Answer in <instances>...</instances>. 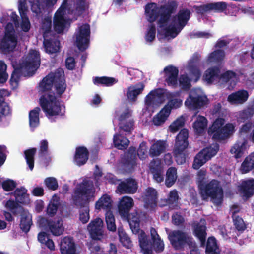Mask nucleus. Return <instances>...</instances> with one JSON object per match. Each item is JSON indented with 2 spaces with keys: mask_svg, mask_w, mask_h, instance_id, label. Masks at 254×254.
Instances as JSON below:
<instances>
[{
  "mask_svg": "<svg viewBox=\"0 0 254 254\" xmlns=\"http://www.w3.org/2000/svg\"><path fill=\"white\" fill-rule=\"evenodd\" d=\"M64 70L61 68L51 72L39 83L42 95L40 105L48 117L59 115L61 111L60 99L64 93Z\"/></svg>",
  "mask_w": 254,
  "mask_h": 254,
  "instance_id": "obj_1",
  "label": "nucleus"
},
{
  "mask_svg": "<svg viewBox=\"0 0 254 254\" xmlns=\"http://www.w3.org/2000/svg\"><path fill=\"white\" fill-rule=\"evenodd\" d=\"M95 192L92 181L85 179L78 184L74 192L73 200L75 205L79 206V220L85 224L89 221V206L91 199L94 197Z\"/></svg>",
  "mask_w": 254,
  "mask_h": 254,
  "instance_id": "obj_2",
  "label": "nucleus"
},
{
  "mask_svg": "<svg viewBox=\"0 0 254 254\" xmlns=\"http://www.w3.org/2000/svg\"><path fill=\"white\" fill-rule=\"evenodd\" d=\"M200 194L203 200L210 197L217 206L222 203L223 190L219 181L217 180L213 179L208 183L201 185Z\"/></svg>",
  "mask_w": 254,
  "mask_h": 254,
  "instance_id": "obj_3",
  "label": "nucleus"
},
{
  "mask_svg": "<svg viewBox=\"0 0 254 254\" xmlns=\"http://www.w3.org/2000/svg\"><path fill=\"white\" fill-rule=\"evenodd\" d=\"M224 119H216L208 129V134L215 141L225 140L229 138L234 132L235 127L231 123H227L224 127Z\"/></svg>",
  "mask_w": 254,
  "mask_h": 254,
  "instance_id": "obj_4",
  "label": "nucleus"
},
{
  "mask_svg": "<svg viewBox=\"0 0 254 254\" xmlns=\"http://www.w3.org/2000/svg\"><path fill=\"white\" fill-rule=\"evenodd\" d=\"M170 243L175 250H182L188 246L190 248L196 246L191 236L185 232L177 230L172 231L168 236Z\"/></svg>",
  "mask_w": 254,
  "mask_h": 254,
  "instance_id": "obj_5",
  "label": "nucleus"
},
{
  "mask_svg": "<svg viewBox=\"0 0 254 254\" xmlns=\"http://www.w3.org/2000/svg\"><path fill=\"white\" fill-rule=\"evenodd\" d=\"M219 149V144H211L210 146L201 150L194 158L192 168L194 169L198 170L214 157L217 153Z\"/></svg>",
  "mask_w": 254,
  "mask_h": 254,
  "instance_id": "obj_6",
  "label": "nucleus"
},
{
  "mask_svg": "<svg viewBox=\"0 0 254 254\" xmlns=\"http://www.w3.org/2000/svg\"><path fill=\"white\" fill-rule=\"evenodd\" d=\"M90 5V0H64V13L78 17L88 10Z\"/></svg>",
  "mask_w": 254,
  "mask_h": 254,
  "instance_id": "obj_7",
  "label": "nucleus"
},
{
  "mask_svg": "<svg viewBox=\"0 0 254 254\" xmlns=\"http://www.w3.org/2000/svg\"><path fill=\"white\" fill-rule=\"evenodd\" d=\"M40 65V56L39 51L31 50L25 62L20 65V69L25 70L29 75H33Z\"/></svg>",
  "mask_w": 254,
  "mask_h": 254,
  "instance_id": "obj_8",
  "label": "nucleus"
},
{
  "mask_svg": "<svg viewBox=\"0 0 254 254\" xmlns=\"http://www.w3.org/2000/svg\"><path fill=\"white\" fill-rule=\"evenodd\" d=\"M76 46L81 52L88 49L90 43V27L89 24H83L78 27V31L75 33Z\"/></svg>",
  "mask_w": 254,
  "mask_h": 254,
  "instance_id": "obj_9",
  "label": "nucleus"
},
{
  "mask_svg": "<svg viewBox=\"0 0 254 254\" xmlns=\"http://www.w3.org/2000/svg\"><path fill=\"white\" fill-rule=\"evenodd\" d=\"M122 167L126 172L132 173L137 165L136 149L131 146L121 157Z\"/></svg>",
  "mask_w": 254,
  "mask_h": 254,
  "instance_id": "obj_10",
  "label": "nucleus"
},
{
  "mask_svg": "<svg viewBox=\"0 0 254 254\" xmlns=\"http://www.w3.org/2000/svg\"><path fill=\"white\" fill-rule=\"evenodd\" d=\"M207 97L198 93L196 89H192L190 92L188 97L185 102V105L189 109H200L206 104Z\"/></svg>",
  "mask_w": 254,
  "mask_h": 254,
  "instance_id": "obj_11",
  "label": "nucleus"
},
{
  "mask_svg": "<svg viewBox=\"0 0 254 254\" xmlns=\"http://www.w3.org/2000/svg\"><path fill=\"white\" fill-rule=\"evenodd\" d=\"M178 6V2L175 0H169L167 4L160 7V17L158 21L159 27L164 26V24L169 20L171 14L176 11Z\"/></svg>",
  "mask_w": 254,
  "mask_h": 254,
  "instance_id": "obj_12",
  "label": "nucleus"
},
{
  "mask_svg": "<svg viewBox=\"0 0 254 254\" xmlns=\"http://www.w3.org/2000/svg\"><path fill=\"white\" fill-rule=\"evenodd\" d=\"M178 6V2L175 0H169L167 4L160 7V17L158 21L159 27L164 26V24L169 20L171 14L176 11Z\"/></svg>",
  "mask_w": 254,
  "mask_h": 254,
  "instance_id": "obj_13",
  "label": "nucleus"
},
{
  "mask_svg": "<svg viewBox=\"0 0 254 254\" xmlns=\"http://www.w3.org/2000/svg\"><path fill=\"white\" fill-rule=\"evenodd\" d=\"M17 44V37L12 32L7 31L0 43V49L5 53L13 52Z\"/></svg>",
  "mask_w": 254,
  "mask_h": 254,
  "instance_id": "obj_14",
  "label": "nucleus"
},
{
  "mask_svg": "<svg viewBox=\"0 0 254 254\" xmlns=\"http://www.w3.org/2000/svg\"><path fill=\"white\" fill-rule=\"evenodd\" d=\"M138 187L136 179L129 177L121 181L117 187V190L121 194H134Z\"/></svg>",
  "mask_w": 254,
  "mask_h": 254,
  "instance_id": "obj_15",
  "label": "nucleus"
},
{
  "mask_svg": "<svg viewBox=\"0 0 254 254\" xmlns=\"http://www.w3.org/2000/svg\"><path fill=\"white\" fill-rule=\"evenodd\" d=\"M193 233L199 240L200 246L204 247L207 237L206 222L204 219H201L199 222H195L192 224Z\"/></svg>",
  "mask_w": 254,
  "mask_h": 254,
  "instance_id": "obj_16",
  "label": "nucleus"
},
{
  "mask_svg": "<svg viewBox=\"0 0 254 254\" xmlns=\"http://www.w3.org/2000/svg\"><path fill=\"white\" fill-rule=\"evenodd\" d=\"M103 221L100 218L91 221L87 226L90 236L94 240H100L103 237Z\"/></svg>",
  "mask_w": 254,
  "mask_h": 254,
  "instance_id": "obj_17",
  "label": "nucleus"
},
{
  "mask_svg": "<svg viewBox=\"0 0 254 254\" xmlns=\"http://www.w3.org/2000/svg\"><path fill=\"white\" fill-rule=\"evenodd\" d=\"M142 198L147 208H154L157 206L158 193L154 188H147L142 194Z\"/></svg>",
  "mask_w": 254,
  "mask_h": 254,
  "instance_id": "obj_18",
  "label": "nucleus"
},
{
  "mask_svg": "<svg viewBox=\"0 0 254 254\" xmlns=\"http://www.w3.org/2000/svg\"><path fill=\"white\" fill-rule=\"evenodd\" d=\"M173 154L178 164L182 165L186 162L189 152L188 150L189 144H175Z\"/></svg>",
  "mask_w": 254,
  "mask_h": 254,
  "instance_id": "obj_19",
  "label": "nucleus"
},
{
  "mask_svg": "<svg viewBox=\"0 0 254 254\" xmlns=\"http://www.w3.org/2000/svg\"><path fill=\"white\" fill-rule=\"evenodd\" d=\"M190 11L188 8H183L179 10L177 14L172 18V24H175L184 28L190 17Z\"/></svg>",
  "mask_w": 254,
  "mask_h": 254,
  "instance_id": "obj_20",
  "label": "nucleus"
},
{
  "mask_svg": "<svg viewBox=\"0 0 254 254\" xmlns=\"http://www.w3.org/2000/svg\"><path fill=\"white\" fill-rule=\"evenodd\" d=\"M165 81L168 86L176 87L178 84L179 70L173 65H169L164 69Z\"/></svg>",
  "mask_w": 254,
  "mask_h": 254,
  "instance_id": "obj_21",
  "label": "nucleus"
},
{
  "mask_svg": "<svg viewBox=\"0 0 254 254\" xmlns=\"http://www.w3.org/2000/svg\"><path fill=\"white\" fill-rule=\"evenodd\" d=\"M200 55L198 53H195L188 63V67L190 72L195 78L197 82L200 78L201 73L198 66L199 65Z\"/></svg>",
  "mask_w": 254,
  "mask_h": 254,
  "instance_id": "obj_22",
  "label": "nucleus"
},
{
  "mask_svg": "<svg viewBox=\"0 0 254 254\" xmlns=\"http://www.w3.org/2000/svg\"><path fill=\"white\" fill-rule=\"evenodd\" d=\"M43 38V45L47 53L53 54L59 51L60 41L56 34Z\"/></svg>",
  "mask_w": 254,
  "mask_h": 254,
  "instance_id": "obj_23",
  "label": "nucleus"
},
{
  "mask_svg": "<svg viewBox=\"0 0 254 254\" xmlns=\"http://www.w3.org/2000/svg\"><path fill=\"white\" fill-rule=\"evenodd\" d=\"M89 152L88 149L83 146L76 148L74 156V162L78 166H81L86 163L88 160Z\"/></svg>",
  "mask_w": 254,
  "mask_h": 254,
  "instance_id": "obj_24",
  "label": "nucleus"
},
{
  "mask_svg": "<svg viewBox=\"0 0 254 254\" xmlns=\"http://www.w3.org/2000/svg\"><path fill=\"white\" fill-rule=\"evenodd\" d=\"M53 25L54 30L57 34L64 31V1L54 14Z\"/></svg>",
  "mask_w": 254,
  "mask_h": 254,
  "instance_id": "obj_25",
  "label": "nucleus"
},
{
  "mask_svg": "<svg viewBox=\"0 0 254 254\" xmlns=\"http://www.w3.org/2000/svg\"><path fill=\"white\" fill-rule=\"evenodd\" d=\"M134 205L133 199L129 196H124L120 200L118 205V210L120 215L127 217Z\"/></svg>",
  "mask_w": 254,
  "mask_h": 254,
  "instance_id": "obj_26",
  "label": "nucleus"
},
{
  "mask_svg": "<svg viewBox=\"0 0 254 254\" xmlns=\"http://www.w3.org/2000/svg\"><path fill=\"white\" fill-rule=\"evenodd\" d=\"M139 246L143 254H152L153 249V241L148 239L145 233L141 230L138 235Z\"/></svg>",
  "mask_w": 254,
  "mask_h": 254,
  "instance_id": "obj_27",
  "label": "nucleus"
},
{
  "mask_svg": "<svg viewBox=\"0 0 254 254\" xmlns=\"http://www.w3.org/2000/svg\"><path fill=\"white\" fill-rule=\"evenodd\" d=\"M127 219L129 223L130 228L133 234H138L140 231V215L135 211L133 213L128 214L127 217H123Z\"/></svg>",
  "mask_w": 254,
  "mask_h": 254,
  "instance_id": "obj_28",
  "label": "nucleus"
},
{
  "mask_svg": "<svg viewBox=\"0 0 254 254\" xmlns=\"http://www.w3.org/2000/svg\"><path fill=\"white\" fill-rule=\"evenodd\" d=\"M145 14L148 21L152 23L160 16V9L157 6L156 3H150L145 6Z\"/></svg>",
  "mask_w": 254,
  "mask_h": 254,
  "instance_id": "obj_29",
  "label": "nucleus"
},
{
  "mask_svg": "<svg viewBox=\"0 0 254 254\" xmlns=\"http://www.w3.org/2000/svg\"><path fill=\"white\" fill-rule=\"evenodd\" d=\"M239 191L247 198L253 196L254 194V179L243 181L239 187Z\"/></svg>",
  "mask_w": 254,
  "mask_h": 254,
  "instance_id": "obj_30",
  "label": "nucleus"
},
{
  "mask_svg": "<svg viewBox=\"0 0 254 254\" xmlns=\"http://www.w3.org/2000/svg\"><path fill=\"white\" fill-rule=\"evenodd\" d=\"M249 94L247 90H240L230 94L227 98L228 101L234 104H243L248 99Z\"/></svg>",
  "mask_w": 254,
  "mask_h": 254,
  "instance_id": "obj_31",
  "label": "nucleus"
},
{
  "mask_svg": "<svg viewBox=\"0 0 254 254\" xmlns=\"http://www.w3.org/2000/svg\"><path fill=\"white\" fill-rule=\"evenodd\" d=\"M220 70L217 67L208 68L203 75L204 80L209 84L220 79Z\"/></svg>",
  "mask_w": 254,
  "mask_h": 254,
  "instance_id": "obj_32",
  "label": "nucleus"
},
{
  "mask_svg": "<svg viewBox=\"0 0 254 254\" xmlns=\"http://www.w3.org/2000/svg\"><path fill=\"white\" fill-rule=\"evenodd\" d=\"M61 205L60 197L56 194H54L47 206V214L50 217H54L58 209L60 208Z\"/></svg>",
  "mask_w": 254,
  "mask_h": 254,
  "instance_id": "obj_33",
  "label": "nucleus"
},
{
  "mask_svg": "<svg viewBox=\"0 0 254 254\" xmlns=\"http://www.w3.org/2000/svg\"><path fill=\"white\" fill-rule=\"evenodd\" d=\"M144 87L145 85L142 82H139L134 86H129L127 92V98L132 101H136L137 96L142 93Z\"/></svg>",
  "mask_w": 254,
  "mask_h": 254,
  "instance_id": "obj_34",
  "label": "nucleus"
},
{
  "mask_svg": "<svg viewBox=\"0 0 254 254\" xmlns=\"http://www.w3.org/2000/svg\"><path fill=\"white\" fill-rule=\"evenodd\" d=\"M150 95H151L154 98V99H156L158 103L160 104L163 103L165 101L166 98L170 99L173 98L175 96L173 93L168 92L165 93V90L160 88L151 91Z\"/></svg>",
  "mask_w": 254,
  "mask_h": 254,
  "instance_id": "obj_35",
  "label": "nucleus"
},
{
  "mask_svg": "<svg viewBox=\"0 0 254 254\" xmlns=\"http://www.w3.org/2000/svg\"><path fill=\"white\" fill-rule=\"evenodd\" d=\"M207 126V120L202 116L199 115L193 123V128L195 133L197 135L203 134Z\"/></svg>",
  "mask_w": 254,
  "mask_h": 254,
  "instance_id": "obj_36",
  "label": "nucleus"
},
{
  "mask_svg": "<svg viewBox=\"0 0 254 254\" xmlns=\"http://www.w3.org/2000/svg\"><path fill=\"white\" fill-rule=\"evenodd\" d=\"M205 246V254H220V249L214 236L208 237Z\"/></svg>",
  "mask_w": 254,
  "mask_h": 254,
  "instance_id": "obj_37",
  "label": "nucleus"
},
{
  "mask_svg": "<svg viewBox=\"0 0 254 254\" xmlns=\"http://www.w3.org/2000/svg\"><path fill=\"white\" fill-rule=\"evenodd\" d=\"M112 201L111 197L107 194H103L96 202L95 208L101 210L104 209L107 211H111Z\"/></svg>",
  "mask_w": 254,
  "mask_h": 254,
  "instance_id": "obj_38",
  "label": "nucleus"
},
{
  "mask_svg": "<svg viewBox=\"0 0 254 254\" xmlns=\"http://www.w3.org/2000/svg\"><path fill=\"white\" fill-rule=\"evenodd\" d=\"M41 110L39 107H35L29 113V123L31 129L34 131L38 127L40 123L39 113Z\"/></svg>",
  "mask_w": 254,
  "mask_h": 254,
  "instance_id": "obj_39",
  "label": "nucleus"
},
{
  "mask_svg": "<svg viewBox=\"0 0 254 254\" xmlns=\"http://www.w3.org/2000/svg\"><path fill=\"white\" fill-rule=\"evenodd\" d=\"M27 191L24 187H21L20 188H16L12 192V194L15 197L16 201L21 204H26L29 201V194Z\"/></svg>",
  "mask_w": 254,
  "mask_h": 254,
  "instance_id": "obj_40",
  "label": "nucleus"
},
{
  "mask_svg": "<svg viewBox=\"0 0 254 254\" xmlns=\"http://www.w3.org/2000/svg\"><path fill=\"white\" fill-rule=\"evenodd\" d=\"M19 214L21 215L20 228L23 232L27 233L29 231L31 226L32 225V217L25 212L24 210L23 212Z\"/></svg>",
  "mask_w": 254,
  "mask_h": 254,
  "instance_id": "obj_41",
  "label": "nucleus"
},
{
  "mask_svg": "<svg viewBox=\"0 0 254 254\" xmlns=\"http://www.w3.org/2000/svg\"><path fill=\"white\" fill-rule=\"evenodd\" d=\"M64 254H79L72 237L64 236Z\"/></svg>",
  "mask_w": 254,
  "mask_h": 254,
  "instance_id": "obj_42",
  "label": "nucleus"
},
{
  "mask_svg": "<svg viewBox=\"0 0 254 254\" xmlns=\"http://www.w3.org/2000/svg\"><path fill=\"white\" fill-rule=\"evenodd\" d=\"M12 114V109L9 104L5 101L4 97L0 94V122L2 121L3 118Z\"/></svg>",
  "mask_w": 254,
  "mask_h": 254,
  "instance_id": "obj_43",
  "label": "nucleus"
},
{
  "mask_svg": "<svg viewBox=\"0 0 254 254\" xmlns=\"http://www.w3.org/2000/svg\"><path fill=\"white\" fill-rule=\"evenodd\" d=\"M48 226L51 232L55 236H60L64 232V226L61 218L57 219L56 222L53 221L49 222Z\"/></svg>",
  "mask_w": 254,
  "mask_h": 254,
  "instance_id": "obj_44",
  "label": "nucleus"
},
{
  "mask_svg": "<svg viewBox=\"0 0 254 254\" xmlns=\"http://www.w3.org/2000/svg\"><path fill=\"white\" fill-rule=\"evenodd\" d=\"M118 80L114 77L102 76H96L93 78V83L97 86L103 85L111 86L117 83Z\"/></svg>",
  "mask_w": 254,
  "mask_h": 254,
  "instance_id": "obj_45",
  "label": "nucleus"
},
{
  "mask_svg": "<svg viewBox=\"0 0 254 254\" xmlns=\"http://www.w3.org/2000/svg\"><path fill=\"white\" fill-rule=\"evenodd\" d=\"M224 57V51L221 49H217L209 55L207 62L209 63L220 64L223 61Z\"/></svg>",
  "mask_w": 254,
  "mask_h": 254,
  "instance_id": "obj_46",
  "label": "nucleus"
},
{
  "mask_svg": "<svg viewBox=\"0 0 254 254\" xmlns=\"http://www.w3.org/2000/svg\"><path fill=\"white\" fill-rule=\"evenodd\" d=\"M177 179V169L174 167H169L166 173L165 184L167 187H172Z\"/></svg>",
  "mask_w": 254,
  "mask_h": 254,
  "instance_id": "obj_47",
  "label": "nucleus"
},
{
  "mask_svg": "<svg viewBox=\"0 0 254 254\" xmlns=\"http://www.w3.org/2000/svg\"><path fill=\"white\" fill-rule=\"evenodd\" d=\"M252 169L254 170V153H252L246 157L240 167L241 171L243 174L247 173Z\"/></svg>",
  "mask_w": 254,
  "mask_h": 254,
  "instance_id": "obj_48",
  "label": "nucleus"
},
{
  "mask_svg": "<svg viewBox=\"0 0 254 254\" xmlns=\"http://www.w3.org/2000/svg\"><path fill=\"white\" fill-rule=\"evenodd\" d=\"M41 29L43 31V37L51 36L55 34L52 30V19L50 17H46L42 20Z\"/></svg>",
  "mask_w": 254,
  "mask_h": 254,
  "instance_id": "obj_49",
  "label": "nucleus"
},
{
  "mask_svg": "<svg viewBox=\"0 0 254 254\" xmlns=\"http://www.w3.org/2000/svg\"><path fill=\"white\" fill-rule=\"evenodd\" d=\"M19 202L9 199L5 203V206L10 210L13 215H17L23 212L24 209L19 204Z\"/></svg>",
  "mask_w": 254,
  "mask_h": 254,
  "instance_id": "obj_50",
  "label": "nucleus"
},
{
  "mask_svg": "<svg viewBox=\"0 0 254 254\" xmlns=\"http://www.w3.org/2000/svg\"><path fill=\"white\" fill-rule=\"evenodd\" d=\"M170 114L164 109V108H163L159 113L153 117L152 122L155 125H161L165 123Z\"/></svg>",
  "mask_w": 254,
  "mask_h": 254,
  "instance_id": "obj_51",
  "label": "nucleus"
},
{
  "mask_svg": "<svg viewBox=\"0 0 254 254\" xmlns=\"http://www.w3.org/2000/svg\"><path fill=\"white\" fill-rule=\"evenodd\" d=\"M182 29L183 28H180L178 25L171 23L168 27L164 28V36L166 37H170L172 38H174Z\"/></svg>",
  "mask_w": 254,
  "mask_h": 254,
  "instance_id": "obj_52",
  "label": "nucleus"
},
{
  "mask_svg": "<svg viewBox=\"0 0 254 254\" xmlns=\"http://www.w3.org/2000/svg\"><path fill=\"white\" fill-rule=\"evenodd\" d=\"M36 148H32L24 151L25 158L29 169L32 170L34 167V155L36 152Z\"/></svg>",
  "mask_w": 254,
  "mask_h": 254,
  "instance_id": "obj_53",
  "label": "nucleus"
},
{
  "mask_svg": "<svg viewBox=\"0 0 254 254\" xmlns=\"http://www.w3.org/2000/svg\"><path fill=\"white\" fill-rule=\"evenodd\" d=\"M105 220L108 230L110 231L115 232L116 231V226L115 217L112 211H107L105 213Z\"/></svg>",
  "mask_w": 254,
  "mask_h": 254,
  "instance_id": "obj_54",
  "label": "nucleus"
},
{
  "mask_svg": "<svg viewBox=\"0 0 254 254\" xmlns=\"http://www.w3.org/2000/svg\"><path fill=\"white\" fill-rule=\"evenodd\" d=\"M166 144H152L149 150L150 155L152 157L159 156L165 152Z\"/></svg>",
  "mask_w": 254,
  "mask_h": 254,
  "instance_id": "obj_55",
  "label": "nucleus"
},
{
  "mask_svg": "<svg viewBox=\"0 0 254 254\" xmlns=\"http://www.w3.org/2000/svg\"><path fill=\"white\" fill-rule=\"evenodd\" d=\"M232 217L235 228L239 231H244L246 229V225L243 219L236 212L233 213Z\"/></svg>",
  "mask_w": 254,
  "mask_h": 254,
  "instance_id": "obj_56",
  "label": "nucleus"
},
{
  "mask_svg": "<svg viewBox=\"0 0 254 254\" xmlns=\"http://www.w3.org/2000/svg\"><path fill=\"white\" fill-rule=\"evenodd\" d=\"M172 98L168 99L169 101L167 104L163 107L170 114L172 109L178 108L182 105V101L180 99Z\"/></svg>",
  "mask_w": 254,
  "mask_h": 254,
  "instance_id": "obj_57",
  "label": "nucleus"
},
{
  "mask_svg": "<svg viewBox=\"0 0 254 254\" xmlns=\"http://www.w3.org/2000/svg\"><path fill=\"white\" fill-rule=\"evenodd\" d=\"M185 122V119L182 116L178 118L169 126V128L170 132L175 133L178 131L181 128L184 127Z\"/></svg>",
  "mask_w": 254,
  "mask_h": 254,
  "instance_id": "obj_58",
  "label": "nucleus"
},
{
  "mask_svg": "<svg viewBox=\"0 0 254 254\" xmlns=\"http://www.w3.org/2000/svg\"><path fill=\"white\" fill-rule=\"evenodd\" d=\"M246 144H241V145H239V144H234L230 149V152L234 154V157L236 158H241L244 154Z\"/></svg>",
  "mask_w": 254,
  "mask_h": 254,
  "instance_id": "obj_59",
  "label": "nucleus"
},
{
  "mask_svg": "<svg viewBox=\"0 0 254 254\" xmlns=\"http://www.w3.org/2000/svg\"><path fill=\"white\" fill-rule=\"evenodd\" d=\"M209 6L210 11L213 10L215 12L221 13L226 11L227 3L223 1L209 3Z\"/></svg>",
  "mask_w": 254,
  "mask_h": 254,
  "instance_id": "obj_60",
  "label": "nucleus"
},
{
  "mask_svg": "<svg viewBox=\"0 0 254 254\" xmlns=\"http://www.w3.org/2000/svg\"><path fill=\"white\" fill-rule=\"evenodd\" d=\"M148 168L150 173L163 169L161 161L160 159H153L150 162Z\"/></svg>",
  "mask_w": 254,
  "mask_h": 254,
  "instance_id": "obj_61",
  "label": "nucleus"
},
{
  "mask_svg": "<svg viewBox=\"0 0 254 254\" xmlns=\"http://www.w3.org/2000/svg\"><path fill=\"white\" fill-rule=\"evenodd\" d=\"M7 65L5 62L0 60V83H5L8 78V74L6 72Z\"/></svg>",
  "mask_w": 254,
  "mask_h": 254,
  "instance_id": "obj_62",
  "label": "nucleus"
},
{
  "mask_svg": "<svg viewBox=\"0 0 254 254\" xmlns=\"http://www.w3.org/2000/svg\"><path fill=\"white\" fill-rule=\"evenodd\" d=\"M179 82L181 88L185 91L189 90L191 87V80L186 75H181Z\"/></svg>",
  "mask_w": 254,
  "mask_h": 254,
  "instance_id": "obj_63",
  "label": "nucleus"
},
{
  "mask_svg": "<svg viewBox=\"0 0 254 254\" xmlns=\"http://www.w3.org/2000/svg\"><path fill=\"white\" fill-rule=\"evenodd\" d=\"M44 182L46 187L49 190H55L58 188V183L57 180L54 177H47L45 179Z\"/></svg>",
  "mask_w": 254,
  "mask_h": 254,
  "instance_id": "obj_64",
  "label": "nucleus"
}]
</instances>
